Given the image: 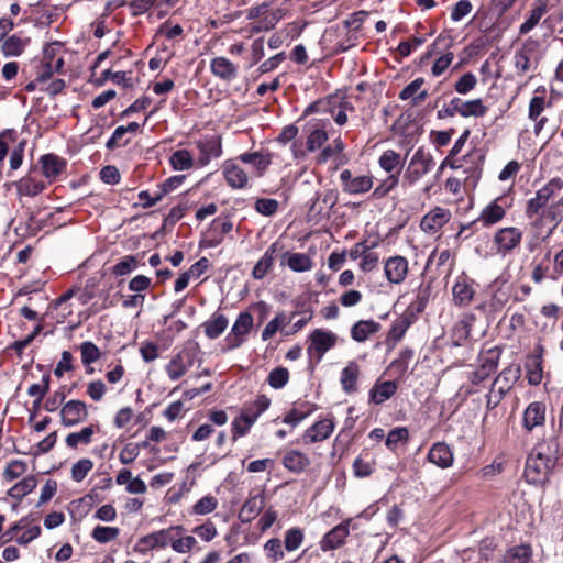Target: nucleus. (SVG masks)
<instances>
[{
    "instance_id": "338daca9",
    "label": "nucleus",
    "mask_w": 563,
    "mask_h": 563,
    "mask_svg": "<svg viewBox=\"0 0 563 563\" xmlns=\"http://www.w3.org/2000/svg\"><path fill=\"white\" fill-rule=\"evenodd\" d=\"M26 463L22 460H13L11 461L4 472L3 476L7 481L11 482L26 472Z\"/></svg>"
},
{
    "instance_id": "a211bd4d",
    "label": "nucleus",
    "mask_w": 563,
    "mask_h": 563,
    "mask_svg": "<svg viewBox=\"0 0 563 563\" xmlns=\"http://www.w3.org/2000/svg\"><path fill=\"white\" fill-rule=\"evenodd\" d=\"M62 423L65 427H73L86 420L88 412L85 402L80 400L67 401L62 410Z\"/></svg>"
},
{
    "instance_id": "c756f323",
    "label": "nucleus",
    "mask_w": 563,
    "mask_h": 563,
    "mask_svg": "<svg viewBox=\"0 0 563 563\" xmlns=\"http://www.w3.org/2000/svg\"><path fill=\"white\" fill-rule=\"evenodd\" d=\"M282 264L287 265L292 272L303 273L312 268V260L305 253L284 252Z\"/></svg>"
},
{
    "instance_id": "1a4fd4ad",
    "label": "nucleus",
    "mask_w": 563,
    "mask_h": 563,
    "mask_svg": "<svg viewBox=\"0 0 563 563\" xmlns=\"http://www.w3.org/2000/svg\"><path fill=\"white\" fill-rule=\"evenodd\" d=\"M196 146L199 150L198 163L206 166L212 158H218L222 154L221 137L218 135H205L196 141Z\"/></svg>"
},
{
    "instance_id": "bb28decb",
    "label": "nucleus",
    "mask_w": 563,
    "mask_h": 563,
    "mask_svg": "<svg viewBox=\"0 0 563 563\" xmlns=\"http://www.w3.org/2000/svg\"><path fill=\"white\" fill-rule=\"evenodd\" d=\"M361 375L360 365L355 361H350L340 373V384L345 394L357 391V380Z\"/></svg>"
},
{
    "instance_id": "3c124183",
    "label": "nucleus",
    "mask_w": 563,
    "mask_h": 563,
    "mask_svg": "<svg viewBox=\"0 0 563 563\" xmlns=\"http://www.w3.org/2000/svg\"><path fill=\"white\" fill-rule=\"evenodd\" d=\"M379 166L387 173L402 167V159L399 153L394 150L385 151L379 157Z\"/></svg>"
},
{
    "instance_id": "f257e3e1",
    "label": "nucleus",
    "mask_w": 563,
    "mask_h": 563,
    "mask_svg": "<svg viewBox=\"0 0 563 563\" xmlns=\"http://www.w3.org/2000/svg\"><path fill=\"white\" fill-rule=\"evenodd\" d=\"M555 464L556 459L550 453L548 445H536L526 462L525 477L527 482L534 485L547 483Z\"/></svg>"
},
{
    "instance_id": "c9c22d12",
    "label": "nucleus",
    "mask_w": 563,
    "mask_h": 563,
    "mask_svg": "<svg viewBox=\"0 0 563 563\" xmlns=\"http://www.w3.org/2000/svg\"><path fill=\"white\" fill-rule=\"evenodd\" d=\"M229 320L224 314L214 312L209 320L202 323L207 338L214 340L228 328Z\"/></svg>"
},
{
    "instance_id": "f704fd0d",
    "label": "nucleus",
    "mask_w": 563,
    "mask_h": 563,
    "mask_svg": "<svg viewBox=\"0 0 563 563\" xmlns=\"http://www.w3.org/2000/svg\"><path fill=\"white\" fill-rule=\"evenodd\" d=\"M170 529H174L172 540H169L173 550L178 553L190 552L197 543L196 539L192 536L181 537V532L184 531L181 526H173Z\"/></svg>"
},
{
    "instance_id": "e433bc0d",
    "label": "nucleus",
    "mask_w": 563,
    "mask_h": 563,
    "mask_svg": "<svg viewBox=\"0 0 563 563\" xmlns=\"http://www.w3.org/2000/svg\"><path fill=\"white\" fill-rule=\"evenodd\" d=\"M29 43L30 38L13 34L2 40L1 52L5 57L20 56Z\"/></svg>"
},
{
    "instance_id": "ddd939ff",
    "label": "nucleus",
    "mask_w": 563,
    "mask_h": 563,
    "mask_svg": "<svg viewBox=\"0 0 563 563\" xmlns=\"http://www.w3.org/2000/svg\"><path fill=\"white\" fill-rule=\"evenodd\" d=\"M334 431V421L332 418H325L317 421L309 427L302 434L301 441L303 444H312L321 442L330 438Z\"/></svg>"
},
{
    "instance_id": "8fccbe9b",
    "label": "nucleus",
    "mask_w": 563,
    "mask_h": 563,
    "mask_svg": "<svg viewBox=\"0 0 563 563\" xmlns=\"http://www.w3.org/2000/svg\"><path fill=\"white\" fill-rule=\"evenodd\" d=\"M530 555V547L517 545L505 553L501 563H527Z\"/></svg>"
},
{
    "instance_id": "7ed1b4c3",
    "label": "nucleus",
    "mask_w": 563,
    "mask_h": 563,
    "mask_svg": "<svg viewBox=\"0 0 563 563\" xmlns=\"http://www.w3.org/2000/svg\"><path fill=\"white\" fill-rule=\"evenodd\" d=\"M563 189V180L560 177L551 178L543 187L537 190L536 196L528 200L526 216L532 219L534 213L543 209L550 199L556 196Z\"/></svg>"
},
{
    "instance_id": "774afa93",
    "label": "nucleus",
    "mask_w": 563,
    "mask_h": 563,
    "mask_svg": "<svg viewBox=\"0 0 563 563\" xmlns=\"http://www.w3.org/2000/svg\"><path fill=\"white\" fill-rule=\"evenodd\" d=\"M544 214L552 222L550 228H553V231L559 225V223L563 220V197L554 205H552Z\"/></svg>"
},
{
    "instance_id": "4be33fe9",
    "label": "nucleus",
    "mask_w": 563,
    "mask_h": 563,
    "mask_svg": "<svg viewBox=\"0 0 563 563\" xmlns=\"http://www.w3.org/2000/svg\"><path fill=\"white\" fill-rule=\"evenodd\" d=\"M521 376V367L519 364H510L504 368L494 380V387L500 391V395L508 393Z\"/></svg>"
},
{
    "instance_id": "9d476101",
    "label": "nucleus",
    "mask_w": 563,
    "mask_h": 563,
    "mask_svg": "<svg viewBox=\"0 0 563 563\" xmlns=\"http://www.w3.org/2000/svg\"><path fill=\"white\" fill-rule=\"evenodd\" d=\"M350 522L351 519L345 520L327 532L319 542L320 549L328 552L342 547L350 534Z\"/></svg>"
},
{
    "instance_id": "72a5a7b5",
    "label": "nucleus",
    "mask_w": 563,
    "mask_h": 563,
    "mask_svg": "<svg viewBox=\"0 0 563 563\" xmlns=\"http://www.w3.org/2000/svg\"><path fill=\"white\" fill-rule=\"evenodd\" d=\"M548 11V3L545 0H537L533 3V8L530 11L529 16L527 20L520 25L519 27V34L526 35L531 30H533L537 24L540 22L541 18L547 13Z\"/></svg>"
},
{
    "instance_id": "4468645a",
    "label": "nucleus",
    "mask_w": 563,
    "mask_h": 563,
    "mask_svg": "<svg viewBox=\"0 0 563 563\" xmlns=\"http://www.w3.org/2000/svg\"><path fill=\"white\" fill-rule=\"evenodd\" d=\"M173 531L174 529L169 527L142 537L136 543V551L146 553L153 549L166 548L169 544V540H172Z\"/></svg>"
},
{
    "instance_id": "6e6d98bb",
    "label": "nucleus",
    "mask_w": 563,
    "mask_h": 563,
    "mask_svg": "<svg viewBox=\"0 0 563 563\" xmlns=\"http://www.w3.org/2000/svg\"><path fill=\"white\" fill-rule=\"evenodd\" d=\"M106 59V52L100 53L90 66L89 81L96 86H102L106 82V68L102 67V62Z\"/></svg>"
},
{
    "instance_id": "69168bd1",
    "label": "nucleus",
    "mask_w": 563,
    "mask_h": 563,
    "mask_svg": "<svg viewBox=\"0 0 563 563\" xmlns=\"http://www.w3.org/2000/svg\"><path fill=\"white\" fill-rule=\"evenodd\" d=\"M476 84V76L472 73H466L455 82L454 89L460 95H466L475 88Z\"/></svg>"
},
{
    "instance_id": "423d86ee",
    "label": "nucleus",
    "mask_w": 563,
    "mask_h": 563,
    "mask_svg": "<svg viewBox=\"0 0 563 563\" xmlns=\"http://www.w3.org/2000/svg\"><path fill=\"white\" fill-rule=\"evenodd\" d=\"M253 328V316L249 311L239 313L230 333L225 336L228 349L240 347Z\"/></svg>"
},
{
    "instance_id": "680f3d73",
    "label": "nucleus",
    "mask_w": 563,
    "mask_h": 563,
    "mask_svg": "<svg viewBox=\"0 0 563 563\" xmlns=\"http://www.w3.org/2000/svg\"><path fill=\"white\" fill-rule=\"evenodd\" d=\"M399 183L398 174H390L386 179L382 181L372 192L374 199H380L388 195Z\"/></svg>"
},
{
    "instance_id": "4c0bfd02",
    "label": "nucleus",
    "mask_w": 563,
    "mask_h": 563,
    "mask_svg": "<svg viewBox=\"0 0 563 563\" xmlns=\"http://www.w3.org/2000/svg\"><path fill=\"white\" fill-rule=\"evenodd\" d=\"M309 464V457L297 450H290L283 456V465L292 473L302 472Z\"/></svg>"
},
{
    "instance_id": "b1692460",
    "label": "nucleus",
    "mask_w": 563,
    "mask_h": 563,
    "mask_svg": "<svg viewBox=\"0 0 563 563\" xmlns=\"http://www.w3.org/2000/svg\"><path fill=\"white\" fill-rule=\"evenodd\" d=\"M222 173L228 185L234 189H241L247 185L249 178L246 173L232 161H225L223 163Z\"/></svg>"
},
{
    "instance_id": "e2e57ef3",
    "label": "nucleus",
    "mask_w": 563,
    "mask_h": 563,
    "mask_svg": "<svg viewBox=\"0 0 563 563\" xmlns=\"http://www.w3.org/2000/svg\"><path fill=\"white\" fill-rule=\"evenodd\" d=\"M253 424L254 422L244 412H241L240 417L235 418L232 422L233 439L236 440L239 437L245 435Z\"/></svg>"
},
{
    "instance_id": "4d7b16f0",
    "label": "nucleus",
    "mask_w": 563,
    "mask_h": 563,
    "mask_svg": "<svg viewBox=\"0 0 563 563\" xmlns=\"http://www.w3.org/2000/svg\"><path fill=\"white\" fill-rule=\"evenodd\" d=\"M373 187V180L369 176H356L346 184V191L350 195L367 192Z\"/></svg>"
},
{
    "instance_id": "dca6fc26",
    "label": "nucleus",
    "mask_w": 563,
    "mask_h": 563,
    "mask_svg": "<svg viewBox=\"0 0 563 563\" xmlns=\"http://www.w3.org/2000/svg\"><path fill=\"white\" fill-rule=\"evenodd\" d=\"M544 349L538 344L532 354L527 357L525 368L527 372L528 383L532 386L539 385L543 379L542 355Z\"/></svg>"
},
{
    "instance_id": "412c9836",
    "label": "nucleus",
    "mask_w": 563,
    "mask_h": 563,
    "mask_svg": "<svg viewBox=\"0 0 563 563\" xmlns=\"http://www.w3.org/2000/svg\"><path fill=\"white\" fill-rule=\"evenodd\" d=\"M449 211L437 207L421 219L420 228L426 233H435L449 221Z\"/></svg>"
},
{
    "instance_id": "c03bdc74",
    "label": "nucleus",
    "mask_w": 563,
    "mask_h": 563,
    "mask_svg": "<svg viewBox=\"0 0 563 563\" xmlns=\"http://www.w3.org/2000/svg\"><path fill=\"white\" fill-rule=\"evenodd\" d=\"M411 323H412V321H411V317L409 314H402L401 317L397 318L394 321L390 330L388 331L387 339H386L387 343L399 342L404 338L405 333L407 332V330L409 329Z\"/></svg>"
},
{
    "instance_id": "2eb2a0df",
    "label": "nucleus",
    "mask_w": 563,
    "mask_h": 563,
    "mask_svg": "<svg viewBox=\"0 0 563 563\" xmlns=\"http://www.w3.org/2000/svg\"><path fill=\"white\" fill-rule=\"evenodd\" d=\"M384 273L390 284H401L408 274L407 258L400 255L390 256L385 262Z\"/></svg>"
},
{
    "instance_id": "5701e85b",
    "label": "nucleus",
    "mask_w": 563,
    "mask_h": 563,
    "mask_svg": "<svg viewBox=\"0 0 563 563\" xmlns=\"http://www.w3.org/2000/svg\"><path fill=\"white\" fill-rule=\"evenodd\" d=\"M428 461L441 468L452 466L454 456L450 446L444 442L434 443L428 453Z\"/></svg>"
},
{
    "instance_id": "603ef678",
    "label": "nucleus",
    "mask_w": 563,
    "mask_h": 563,
    "mask_svg": "<svg viewBox=\"0 0 563 563\" xmlns=\"http://www.w3.org/2000/svg\"><path fill=\"white\" fill-rule=\"evenodd\" d=\"M103 279L104 273L102 271L96 272L86 280L84 295L88 299H91L96 297L98 294H101L103 291Z\"/></svg>"
},
{
    "instance_id": "0e129e2a",
    "label": "nucleus",
    "mask_w": 563,
    "mask_h": 563,
    "mask_svg": "<svg viewBox=\"0 0 563 563\" xmlns=\"http://www.w3.org/2000/svg\"><path fill=\"white\" fill-rule=\"evenodd\" d=\"M303 541V532L300 528H291L285 533V548L287 551L297 550Z\"/></svg>"
},
{
    "instance_id": "ea45409f",
    "label": "nucleus",
    "mask_w": 563,
    "mask_h": 563,
    "mask_svg": "<svg viewBox=\"0 0 563 563\" xmlns=\"http://www.w3.org/2000/svg\"><path fill=\"white\" fill-rule=\"evenodd\" d=\"M265 498L258 494L247 498L241 509L240 517L243 522H249L254 519L264 508Z\"/></svg>"
},
{
    "instance_id": "7c9ffc66",
    "label": "nucleus",
    "mask_w": 563,
    "mask_h": 563,
    "mask_svg": "<svg viewBox=\"0 0 563 563\" xmlns=\"http://www.w3.org/2000/svg\"><path fill=\"white\" fill-rule=\"evenodd\" d=\"M397 384L393 380H377L369 390V401L380 405L395 395Z\"/></svg>"
},
{
    "instance_id": "a878e982",
    "label": "nucleus",
    "mask_w": 563,
    "mask_h": 563,
    "mask_svg": "<svg viewBox=\"0 0 563 563\" xmlns=\"http://www.w3.org/2000/svg\"><path fill=\"white\" fill-rule=\"evenodd\" d=\"M14 185L16 187V194L20 197H35L47 187L46 181L37 179L32 175L22 177Z\"/></svg>"
},
{
    "instance_id": "a18cd8bd",
    "label": "nucleus",
    "mask_w": 563,
    "mask_h": 563,
    "mask_svg": "<svg viewBox=\"0 0 563 563\" xmlns=\"http://www.w3.org/2000/svg\"><path fill=\"white\" fill-rule=\"evenodd\" d=\"M185 178H186L185 175H177V176L167 178L162 184L161 190L157 194H155L154 198L147 202H144V208H150V207L155 206L159 200H162L164 195L173 191L178 186H180V184L185 180Z\"/></svg>"
},
{
    "instance_id": "a19ab883",
    "label": "nucleus",
    "mask_w": 563,
    "mask_h": 563,
    "mask_svg": "<svg viewBox=\"0 0 563 563\" xmlns=\"http://www.w3.org/2000/svg\"><path fill=\"white\" fill-rule=\"evenodd\" d=\"M271 406V399L266 395H257L255 400L244 406L242 412L254 423L258 417Z\"/></svg>"
},
{
    "instance_id": "cd10ccee",
    "label": "nucleus",
    "mask_w": 563,
    "mask_h": 563,
    "mask_svg": "<svg viewBox=\"0 0 563 563\" xmlns=\"http://www.w3.org/2000/svg\"><path fill=\"white\" fill-rule=\"evenodd\" d=\"M140 129L137 122H130L128 125L118 126L110 139H108V150L121 147L126 145L132 136H134Z\"/></svg>"
},
{
    "instance_id": "6ab92c4d",
    "label": "nucleus",
    "mask_w": 563,
    "mask_h": 563,
    "mask_svg": "<svg viewBox=\"0 0 563 563\" xmlns=\"http://www.w3.org/2000/svg\"><path fill=\"white\" fill-rule=\"evenodd\" d=\"M547 405L543 401H533L523 411L522 426L527 431L542 427L545 423Z\"/></svg>"
},
{
    "instance_id": "473e14b6",
    "label": "nucleus",
    "mask_w": 563,
    "mask_h": 563,
    "mask_svg": "<svg viewBox=\"0 0 563 563\" xmlns=\"http://www.w3.org/2000/svg\"><path fill=\"white\" fill-rule=\"evenodd\" d=\"M317 410V405L309 402L296 404L283 418V422L292 427L298 426L302 420Z\"/></svg>"
},
{
    "instance_id": "9b49d317",
    "label": "nucleus",
    "mask_w": 563,
    "mask_h": 563,
    "mask_svg": "<svg viewBox=\"0 0 563 563\" xmlns=\"http://www.w3.org/2000/svg\"><path fill=\"white\" fill-rule=\"evenodd\" d=\"M452 295L455 306H470L475 295V282L465 275L459 276L452 287Z\"/></svg>"
},
{
    "instance_id": "20e7f679",
    "label": "nucleus",
    "mask_w": 563,
    "mask_h": 563,
    "mask_svg": "<svg viewBox=\"0 0 563 563\" xmlns=\"http://www.w3.org/2000/svg\"><path fill=\"white\" fill-rule=\"evenodd\" d=\"M522 235V231L516 227L498 229L493 236L496 253L501 256L512 253L521 244Z\"/></svg>"
},
{
    "instance_id": "de8ad7c7",
    "label": "nucleus",
    "mask_w": 563,
    "mask_h": 563,
    "mask_svg": "<svg viewBox=\"0 0 563 563\" xmlns=\"http://www.w3.org/2000/svg\"><path fill=\"white\" fill-rule=\"evenodd\" d=\"M106 499V478H101L95 487L82 497L81 503L87 507H97Z\"/></svg>"
},
{
    "instance_id": "37998d69",
    "label": "nucleus",
    "mask_w": 563,
    "mask_h": 563,
    "mask_svg": "<svg viewBox=\"0 0 563 563\" xmlns=\"http://www.w3.org/2000/svg\"><path fill=\"white\" fill-rule=\"evenodd\" d=\"M488 111L482 99L462 100L460 98V115L463 118H482Z\"/></svg>"
},
{
    "instance_id": "2f4dec72",
    "label": "nucleus",
    "mask_w": 563,
    "mask_h": 563,
    "mask_svg": "<svg viewBox=\"0 0 563 563\" xmlns=\"http://www.w3.org/2000/svg\"><path fill=\"white\" fill-rule=\"evenodd\" d=\"M380 330V324L374 320H360L351 328V338L358 342H365L371 335Z\"/></svg>"
},
{
    "instance_id": "79ce46f5",
    "label": "nucleus",
    "mask_w": 563,
    "mask_h": 563,
    "mask_svg": "<svg viewBox=\"0 0 563 563\" xmlns=\"http://www.w3.org/2000/svg\"><path fill=\"white\" fill-rule=\"evenodd\" d=\"M291 319L292 318L287 316L285 312H278L264 328L261 335L262 340L268 341L277 331H283L284 328L291 322Z\"/></svg>"
},
{
    "instance_id": "6e6552de",
    "label": "nucleus",
    "mask_w": 563,
    "mask_h": 563,
    "mask_svg": "<svg viewBox=\"0 0 563 563\" xmlns=\"http://www.w3.org/2000/svg\"><path fill=\"white\" fill-rule=\"evenodd\" d=\"M309 340L308 353L310 355L317 353L318 360H321L323 355L335 345L338 336L331 331L316 329L309 335Z\"/></svg>"
},
{
    "instance_id": "5fc2aeb1",
    "label": "nucleus",
    "mask_w": 563,
    "mask_h": 563,
    "mask_svg": "<svg viewBox=\"0 0 563 563\" xmlns=\"http://www.w3.org/2000/svg\"><path fill=\"white\" fill-rule=\"evenodd\" d=\"M93 432H95L93 427L89 426V427H85L79 432L69 433L65 440L66 445L68 448L75 449L80 443L88 444L91 442V437H92Z\"/></svg>"
},
{
    "instance_id": "f3484780",
    "label": "nucleus",
    "mask_w": 563,
    "mask_h": 563,
    "mask_svg": "<svg viewBox=\"0 0 563 563\" xmlns=\"http://www.w3.org/2000/svg\"><path fill=\"white\" fill-rule=\"evenodd\" d=\"M194 360L189 351L183 350L177 353L165 366V371L170 380H177L183 377L192 366Z\"/></svg>"
},
{
    "instance_id": "0eeeda50",
    "label": "nucleus",
    "mask_w": 563,
    "mask_h": 563,
    "mask_svg": "<svg viewBox=\"0 0 563 563\" xmlns=\"http://www.w3.org/2000/svg\"><path fill=\"white\" fill-rule=\"evenodd\" d=\"M501 350L493 347L482 353L479 356V366L472 375V383L478 385L494 374L498 367Z\"/></svg>"
},
{
    "instance_id": "f03ea898",
    "label": "nucleus",
    "mask_w": 563,
    "mask_h": 563,
    "mask_svg": "<svg viewBox=\"0 0 563 563\" xmlns=\"http://www.w3.org/2000/svg\"><path fill=\"white\" fill-rule=\"evenodd\" d=\"M541 43L528 37L521 46L515 52L514 66L517 75L523 76L531 69H536L541 59Z\"/></svg>"
},
{
    "instance_id": "49530a36",
    "label": "nucleus",
    "mask_w": 563,
    "mask_h": 563,
    "mask_svg": "<svg viewBox=\"0 0 563 563\" xmlns=\"http://www.w3.org/2000/svg\"><path fill=\"white\" fill-rule=\"evenodd\" d=\"M37 482L34 476H27L13 485L8 494L11 498L21 500L23 497H25L27 494L33 492V489L36 487Z\"/></svg>"
},
{
    "instance_id": "13d9d810",
    "label": "nucleus",
    "mask_w": 563,
    "mask_h": 563,
    "mask_svg": "<svg viewBox=\"0 0 563 563\" xmlns=\"http://www.w3.org/2000/svg\"><path fill=\"white\" fill-rule=\"evenodd\" d=\"M408 439V429L406 427H396L388 432L385 444L390 451H395L399 443L407 442Z\"/></svg>"
},
{
    "instance_id": "aec40b11",
    "label": "nucleus",
    "mask_w": 563,
    "mask_h": 563,
    "mask_svg": "<svg viewBox=\"0 0 563 563\" xmlns=\"http://www.w3.org/2000/svg\"><path fill=\"white\" fill-rule=\"evenodd\" d=\"M283 250L284 246L279 242L272 243L265 251L264 255L257 261V263L253 267V278L257 280L263 279L272 269L276 255L280 253Z\"/></svg>"
},
{
    "instance_id": "393cba45",
    "label": "nucleus",
    "mask_w": 563,
    "mask_h": 563,
    "mask_svg": "<svg viewBox=\"0 0 563 563\" xmlns=\"http://www.w3.org/2000/svg\"><path fill=\"white\" fill-rule=\"evenodd\" d=\"M210 70L213 76L224 81H232L238 77V66L222 56L211 59Z\"/></svg>"
},
{
    "instance_id": "58836bf2",
    "label": "nucleus",
    "mask_w": 563,
    "mask_h": 563,
    "mask_svg": "<svg viewBox=\"0 0 563 563\" xmlns=\"http://www.w3.org/2000/svg\"><path fill=\"white\" fill-rule=\"evenodd\" d=\"M239 159L245 164L252 165L261 176L271 165L272 154L265 152L243 153L239 156Z\"/></svg>"
},
{
    "instance_id": "864d4df0",
    "label": "nucleus",
    "mask_w": 563,
    "mask_h": 563,
    "mask_svg": "<svg viewBox=\"0 0 563 563\" xmlns=\"http://www.w3.org/2000/svg\"><path fill=\"white\" fill-rule=\"evenodd\" d=\"M169 162L175 170H188L194 165L192 156L187 150L174 152L170 155Z\"/></svg>"
},
{
    "instance_id": "09e8293b",
    "label": "nucleus",
    "mask_w": 563,
    "mask_h": 563,
    "mask_svg": "<svg viewBox=\"0 0 563 563\" xmlns=\"http://www.w3.org/2000/svg\"><path fill=\"white\" fill-rule=\"evenodd\" d=\"M329 136L327 131L324 130V124L321 126L319 121L313 123V130L310 132L307 140V148L309 152H314L320 148L327 141Z\"/></svg>"
},
{
    "instance_id": "bf43d9fd",
    "label": "nucleus",
    "mask_w": 563,
    "mask_h": 563,
    "mask_svg": "<svg viewBox=\"0 0 563 563\" xmlns=\"http://www.w3.org/2000/svg\"><path fill=\"white\" fill-rule=\"evenodd\" d=\"M218 507V499L214 496L207 495L200 498L191 508L194 515H208L214 511Z\"/></svg>"
},
{
    "instance_id": "052dcab7",
    "label": "nucleus",
    "mask_w": 563,
    "mask_h": 563,
    "mask_svg": "<svg viewBox=\"0 0 563 563\" xmlns=\"http://www.w3.org/2000/svg\"><path fill=\"white\" fill-rule=\"evenodd\" d=\"M289 380V372L285 367H276L271 371L267 377V383L274 389H280L287 385Z\"/></svg>"
},
{
    "instance_id": "c85d7f7f",
    "label": "nucleus",
    "mask_w": 563,
    "mask_h": 563,
    "mask_svg": "<svg viewBox=\"0 0 563 563\" xmlns=\"http://www.w3.org/2000/svg\"><path fill=\"white\" fill-rule=\"evenodd\" d=\"M506 210L498 200L489 202L481 212L473 224L481 223L484 228L492 227L504 219Z\"/></svg>"
},
{
    "instance_id": "f8f14e48",
    "label": "nucleus",
    "mask_w": 563,
    "mask_h": 563,
    "mask_svg": "<svg viewBox=\"0 0 563 563\" xmlns=\"http://www.w3.org/2000/svg\"><path fill=\"white\" fill-rule=\"evenodd\" d=\"M41 172L47 184H52L65 172L66 161L56 154L49 153L42 155L38 159Z\"/></svg>"
},
{
    "instance_id": "39448f33",
    "label": "nucleus",
    "mask_w": 563,
    "mask_h": 563,
    "mask_svg": "<svg viewBox=\"0 0 563 563\" xmlns=\"http://www.w3.org/2000/svg\"><path fill=\"white\" fill-rule=\"evenodd\" d=\"M433 164L432 155L429 152H426L422 147L418 148L411 157L404 174V181L408 185H413L423 175L431 170Z\"/></svg>"
}]
</instances>
